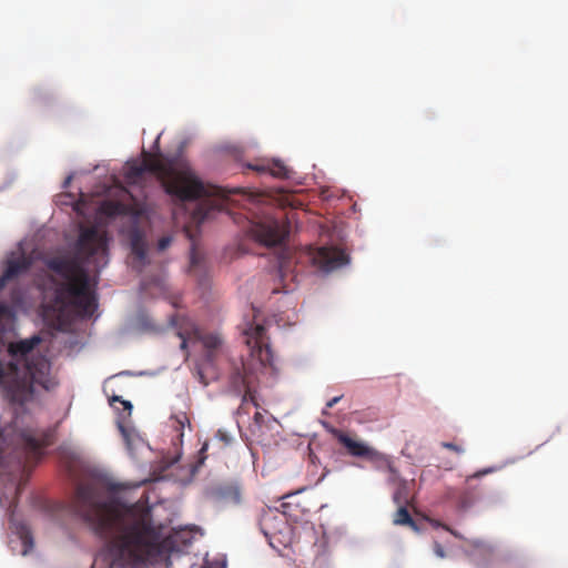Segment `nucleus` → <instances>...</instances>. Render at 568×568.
Returning a JSON list of instances; mask_svg holds the SVG:
<instances>
[{"mask_svg": "<svg viewBox=\"0 0 568 568\" xmlns=\"http://www.w3.org/2000/svg\"><path fill=\"white\" fill-rule=\"evenodd\" d=\"M434 552L439 558H444L446 556L443 546L437 541L434 544Z\"/></svg>", "mask_w": 568, "mask_h": 568, "instance_id": "27", "label": "nucleus"}, {"mask_svg": "<svg viewBox=\"0 0 568 568\" xmlns=\"http://www.w3.org/2000/svg\"><path fill=\"white\" fill-rule=\"evenodd\" d=\"M171 242L172 239L170 236H162L158 242L159 251H164L166 247L170 246Z\"/></svg>", "mask_w": 568, "mask_h": 568, "instance_id": "26", "label": "nucleus"}, {"mask_svg": "<svg viewBox=\"0 0 568 568\" xmlns=\"http://www.w3.org/2000/svg\"><path fill=\"white\" fill-rule=\"evenodd\" d=\"M231 383L234 388L245 390L244 399L247 395H251L252 373L243 362L234 365L231 373Z\"/></svg>", "mask_w": 568, "mask_h": 568, "instance_id": "14", "label": "nucleus"}, {"mask_svg": "<svg viewBox=\"0 0 568 568\" xmlns=\"http://www.w3.org/2000/svg\"><path fill=\"white\" fill-rule=\"evenodd\" d=\"M172 324L179 328L178 336L181 338L180 348L182 351L186 349L190 339L202 342L205 348V362L213 364L215 354L222 344V339L217 335L202 334L199 326L186 317L175 316L172 318Z\"/></svg>", "mask_w": 568, "mask_h": 568, "instance_id": "6", "label": "nucleus"}, {"mask_svg": "<svg viewBox=\"0 0 568 568\" xmlns=\"http://www.w3.org/2000/svg\"><path fill=\"white\" fill-rule=\"evenodd\" d=\"M290 291H291V288H288V287H284V290H283V292H285V293H287Z\"/></svg>", "mask_w": 568, "mask_h": 568, "instance_id": "33", "label": "nucleus"}, {"mask_svg": "<svg viewBox=\"0 0 568 568\" xmlns=\"http://www.w3.org/2000/svg\"><path fill=\"white\" fill-rule=\"evenodd\" d=\"M207 498L216 508L239 506L243 500L242 487L237 481L222 483L207 491Z\"/></svg>", "mask_w": 568, "mask_h": 568, "instance_id": "9", "label": "nucleus"}, {"mask_svg": "<svg viewBox=\"0 0 568 568\" xmlns=\"http://www.w3.org/2000/svg\"><path fill=\"white\" fill-rule=\"evenodd\" d=\"M412 485L413 481L404 479L403 481H399L397 486H395V491L393 494V500L395 504H410Z\"/></svg>", "mask_w": 568, "mask_h": 568, "instance_id": "18", "label": "nucleus"}, {"mask_svg": "<svg viewBox=\"0 0 568 568\" xmlns=\"http://www.w3.org/2000/svg\"><path fill=\"white\" fill-rule=\"evenodd\" d=\"M386 469H387V481H388V484H390L393 486H397L399 484V481L404 480L399 476V473L397 471V469H395L393 464L390 462H388V460H386Z\"/></svg>", "mask_w": 568, "mask_h": 568, "instance_id": "22", "label": "nucleus"}, {"mask_svg": "<svg viewBox=\"0 0 568 568\" xmlns=\"http://www.w3.org/2000/svg\"><path fill=\"white\" fill-rule=\"evenodd\" d=\"M246 344L251 348L252 354L256 355L263 364H271L272 349L266 336V329L263 325H251L245 329Z\"/></svg>", "mask_w": 568, "mask_h": 568, "instance_id": "10", "label": "nucleus"}, {"mask_svg": "<svg viewBox=\"0 0 568 568\" xmlns=\"http://www.w3.org/2000/svg\"><path fill=\"white\" fill-rule=\"evenodd\" d=\"M120 430L123 435V437L126 439L128 445H130V433L121 425Z\"/></svg>", "mask_w": 568, "mask_h": 568, "instance_id": "30", "label": "nucleus"}, {"mask_svg": "<svg viewBox=\"0 0 568 568\" xmlns=\"http://www.w3.org/2000/svg\"><path fill=\"white\" fill-rule=\"evenodd\" d=\"M11 315H12V308L6 303H0V317L9 318Z\"/></svg>", "mask_w": 568, "mask_h": 568, "instance_id": "23", "label": "nucleus"}, {"mask_svg": "<svg viewBox=\"0 0 568 568\" xmlns=\"http://www.w3.org/2000/svg\"><path fill=\"white\" fill-rule=\"evenodd\" d=\"M342 395L341 396H335L333 397L332 399H329L327 403H326V407L327 408H333L341 399H342Z\"/></svg>", "mask_w": 568, "mask_h": 568, "instance_id": "28", "label": "nucleus"}, {"mask_svg": "<svg viewBox=\"0 0 568 568\" xmlns=\"http://www.w3.org/2000/svg\"><path fill=\"white\" fill-rule=\"evenodd\" d=\"M52 443L53 434L50 430L28 427L17 434V445L26 464L39 460L43 455V449Z\"/></svg>", "mask_w": 568, "mask_h": 568, "instance_id": "7", "label": "nucleus"}, {"mask_svg": "<svg viewBox=\"0 0 568 568\" xmlns=\"http://www.w3.org/2000/svg\"><path fill=\"white\" fill-rule=\"evenodd\" d=\"M131 253L133 255L132 267L139 272L142 271L148 263L146 242L139 231L133 232L131 235Z\"/></svg>", "mask_w": 568, "mask_h": 568, "instance_id": "13", "label": "nucleus"}, {"mask_svg": "<svg viewBox=\"0 0 568 568\" xmlns=\"http://www.w3.org/2000/svg\"><path fill=\"white\" fill-rule=\"evenodd\" d=\"M248 168L258 173H268L277 179H290L291 170L281 161L272 160L262 164H250Z\"/></svg>", "mask_w": 568, "mask_h": 568, "instance_id": "16", "label": "nucleus"}, {"mask_svg": "<svg viewBox=\"0 0 568 568\" xmlns=\"http://www.w3.org/2000/svg\"><path fill=\"white\" fill-rule=\"evenodd\" d=\"M311 263L325 273L339 268L348 263V256L337 247L310 248L307 253Z\"/></svg>", "mask_w": 568, "mask_h": 568, "instance_id": "8", "label": "nucleus"}, {"mask_svg": "<svg viewBox=\"0 0 568 568\" xmlns=\"http://www.w3.org/2000/svg\"><path fill=\"white\" fill-rule=\"evenodd\" d=\"M112 402H120V403L123 405V408H124L125 410H128V415H129V416L131 415V412H132V408H133V406H132L131 402H129V400H124V399H122L120 396H113V397H112Z\"/></svg>", "mask_w": 568, "mask_h": 568, "instance_id": "25", "label": "nucleus"}, {"mask_svg": "<svg viewBox=\"0 0 568 568\" xmlns=\"http://www.w3.org/2000/svg\"><path fill=\"white\" fill-rule=\"evenodd\" d=\"M148 172L156 175L174 201L193 202L204 199L193 212V221L203 222L211 217L212 211L222 209L217 200L211 199L217 195L220 190L206 185L185 160L148 158L142 162L131 161L124 166V179L129 184H139Z\"/></svg>", "mask_w": 568, "mask_h": 568, "instance_id": "3", "label": "nucleus"}, {"mask_svg": "<svg viewBox=\"0 0 568 568\" xmlns=\"http://www.w3.org/2000/svg\"><path fill=\"white\" fill-rule=\"evenodd\" d=\"M101 212L110 217L128 214V205L116 201H104L101 205Z\"/></svg>", "mask_w": 568, "mask_h": 568, "instance_id": "20", "label": "nucleus"}, {"mask_svg": "<svg viewBox=\"0 0 568 568\" xmlns=\"http://www.w3.org/2000/svg\"><path fill=\"white\" fill-rule=\"evenodd\" d=\"M398 509L395 511L393 516V524L397 526H408L414 531H419V528L415 520L412 518L407 505L408 504H397Z\"/></svg>", "mask_w": 568, "mask_h": 568, "instance_id": "17", "label": "nucleus"}, {"mask_svg": "<svg viewBox=\"0 0 568 568\" xmlns=\"http://www.w3.org/2000/svg\"><path fill=\"white\" fill-rule=\"evenodd\" d=\"M204 568H213L212 566H204Z\"/></svg>", "mask_w": 568, "mask_h": 568, "instance_id": "35", "label": "nucleus"}, {"mask_svg": "<svg viewBox=\"0 0 568 568\" xmlns=\"http://www.w3.org/2000/svg\"><path fill=\"white\" fill-rule=\"evenodd\" d=\"M333 434L338 443L346 449L348 455L368 460H376L379 458V454L366 443L338 429H334Z\"/></svg>", "mask_w": 568, "mask_h": 568, "instance_id": "11", "label": "nucleus"}, {"mask_svg": "<svg viewBox=\"0 0 568 568\" xmlns=\"http://www.w3.org/2000/svg\"><path fill=\"white\" fill-rule=\"evenodd\" d=\"M30 265L31 262L22 254L9 258L4 263L3 271L0 276V288L4 287L8 282L17 278L19 275L27 272Z\"/></svg>", "mask_w": 568, "mask_h": 568, "instance_id": "12", "label": "nucleus"}, {"mask_svg": "<svg viewBox=\"0 0 568 568\" xmlns=\"http://www.w3.org/2000/svg\"><path fill=\"white\" fill-rule=\"evenodd\" d=\"M487 473H488V470L478 471V473H476L475 475H473L471 477H479V476L485 475V474H487Z\"/></svg>", "mask_w": 568, "mask_h": 568, "instance_id": "31", "label": "nucleus"}, {"mask_svg": "<svg viewBox=\"0 0 568 568\" xmlns=\"http://www.w3.org/2000/svg\"><path fill=\"white\" fill-rule=\"evenodd\" d=\"M261 526L265 536L273 537L282 532V527H286V521L282 514L270 510L262 516Z\"/></svg>", "mask_w": 568, "mask_h": 568, "instance_id": "15", "label": "nucleus"}, {"mask_svg": "<svg viewBox=\"0 0 568 568\" xmlns=\"http://www.w3.org/2000/svg\"><path fill=\"white\" fill-rule=\"evenodd\" d=\"M217 437L223 440L224 443H230L231 438L229 437V435L223 432V430H219L217 432Z\"/></svg>", "mask_w": 568, "mask_h": 568, "instance_id": "29", "label": "nucleus"}, {"mask_svg": "<svg viewBox=\"0 0 568 568\" xmlns=\"http://www.w3.org/2000/svg\"><path fill=\"white\" fill-rule=\"evenodd\" d=\"M442 447L446 448V449H449V450H453L455 452L456 454H462L464 453V448L454 444V443H449V442H443L442 443Z\"/></svg>", "mask_w": 568, "mask_h": 568, "instance_id": "24", "label": "nucleus"}, {"mask_svg": "<svg viewBox=\"0 0 568 568\" xmlns=\"http://www.w3.org/2000/svg\"><path fill=\"white\" fill-rule=\"evenodd\" d=\"M278 292H280V290H277V288L273 290V293H278Z\"/></svg>", "mask_w": 568, "mask_h": 568, "instance_id": "34", "label": "nucleus"}, {"mask_svg": "<svg viewBox=\"0 0 568 568\" xmlns=\"http://www.w3.org/2000/svg\"><path fill=\"white\" fill-rule=\"evenodd\" d=\"M172 427L179 433L178 438L182 439L183 437V429L185 425L190 426V420L185 413L178 414L172 417Z\"/></svg>", "mask_w": 568, "mask_h": 568, "instance_id": "21", "label": "nucleus"}, {"mask_svg": "<svg viewBox=\"0 0 568 568\" xmlns=\"http://www.w3.org/2000/svg\"><path fill=\"white\" fill-rule=\"evenodd\" d=\"M41 341L39 335H33L9 342L8 361L0 359V387L4 397L13 405L23 406L31 402L37 386L48 392L58 386L57 378L51 374L49 359L34 353Z\"/></svg>", "mask_w": 568, "mask_h": 568, "instance_id": "4", "label": "nucleus"}, {"mask_svg": "<svg viewBox=\"0 0 568 568\" xmlns=\"http://www.w3.org/2000/svg\"><path fill=\"white\" fill-rule=\"evenodd\" d=\"M72 509L100 537L109 539L106 554L95 557L91 568L139 567L180 551L185 545L181 531L153 520L150 507L119 500H103L95 483L78 485Z\"/></svg>", "mask_w": 568, "mask_h": 568, "instance_id": "1", "label": "nucleus"}, {"mask_svg": "<svg viewBox=\"0 0 568 568\" xmlns=\"http://www.w3.org/2000/svg\"><path fill=\"white\" fill-rule=\"evenodd\" d=\"M145 327H146L148 329L155 331V326H154V325H151V324H149V323H148V324L145 323Z\"/></svg>", "mask_w": 568, "mask_h": 568, "instance_id": "32", "label": "nucleus"}, {"mask_svg": "<svg viewBox=\"0 0 568 568\" xmlns=\"http://www.w3.org/2000/svg\"><path fill=\"white\" fill-rule=\"evenodd\" d=\"M14 532L19 536L22 542L21 554L23 556L28 555L33 549V538L31 531L24 524H14Z\"/></svg>", "mask_w": 568, "mask_h": 568, "instance_id": "19", "label": "nucleus"}, {"mask_svg": "<svg viewBox=\"0 0 568 568\" xmlns=\"http://www.w3.org/2000/svg\"><path fill=\"white\" fill-rule=\"evenodd\" d=\"M242 193L245 195L243 206L247 211V233L258 243L266 246H274L282 243L287 236L290 229L287 224L281 223L280 217L273 215V206L265 204V196L261 193H246L240 191H229L223 194L225 200L231 194Z\"/></svg>", "mask_w": 568, "mask_h": 568, "instance_id": "5", "label": "nucleus"}, {"mask_svg": "<svg viewBox=\"0 0 568 568\" xmlns=\"http://www.w3.org/2000/svg\"><path fill=\"white\" fill-rule=\"evenodd\" d=\"M106 255L105 234L97 226H81L75 244V256L53 257L47 263L49 270L64 280L57 285L54 298L47 308L62 314L72 305L80 316H92L98 304L90 288L89 274L82 264H92L94 268L103 267L108 262Z\"/></svg>", "mask_w": 568, "mask_h": 568, "instance_id": "2", "label": "nucleus"}]
</instances>
